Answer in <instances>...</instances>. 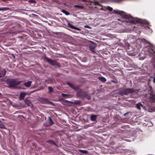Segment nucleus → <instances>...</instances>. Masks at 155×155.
<instances>
[{"label":"nucleus","mask_w":155,"mask_h":155,"mask_svg":"<svg viewBox=\"0 0 155 155\" xmlns=\"http://www.w3.org/2000/svg\"><path fill=\"white\" fill-rule=\"evenodd\" d=\"M113 13L117 14L120 15L123 18L128 19L130 23L135 24L136 23H140L143 25L148 24L147 21L145 20H142L137 18H134L130 15H127L123 11L119 10H114Z\"/></svg>","instance_id":"nucleus-1"},{"label":"nucleus","mask_w":155,"mask_h":155,"mask_svg":"<svg viewBox=\"0 0 155 155\" xmlns=\"http://www.w3.org/2000/svg\"><path fill=\"white\" fill-rule=\"evenodd\" d=\"M119 94L123 96L127 95L129 94L135 92V91L131 88H120L118 90Z\"/></svg>","instance_id":"nucleus-2"},{"label":"nucleus","mask_w":155,"mask_h":155,"mask_svg":"<svg viewBox=\"0 0 155 155\" xmlns=\"http://www.w3.org/2000/svg\"><path fill=\"white\" fill-rule=\"evenodd\" d=\"M77 97L81 99L86 98L88 99H91V97L90 95L87 94V92L83 91L81 90L78 91L76 93Z\"/></svg>","instance_id":"nucleus-3"},{"label":"nucleus","mask_w":155,"mask_h":155,"mask_svg":"<svg viewBox=\"0 0 155 155\" xmlns=\"http://www.w3.org/2000/svg\"><path fill=\"white\" fill-rule=\"evenodd\" d=\"M44 59L50 65L53 66H57L59 67H61L60 63L58 62L56 59L52 60L46 57H44Z\"/></svg>","instance_id":"nucleus-4"},{"label":"nucleus","mask_w":155,"mask_h":155,"mask_svg":"<svg viewBox=\"0 0 155 155\" xmlns=\"http://www.w3.org/2000/svg\"><path fill=\"white\" fill-rule=\"evenodd\" d=\"M21 83L20 81H16L13 79L9 80L8 81V84L11 88L14 87Z\"/></svg>","instance_id":"nucleus-5"},{"label":"nucleus","mask_w":155,"mask_h":155,"mask_svg":"<svg viewBox=\"0 0 155 155\" xmlns=\"http://www.w3.org/2000/svg\"><path fill=\"white\" fill-rule=\"evenodd\" d=\"M67 84L68 85H69L70 87H71L74 90H79L80 89V87L79 86H76L73 84L68 82V83Z\"/></svg>","instance_id":"nucleus-6"},{"label":"nucleus","mask_w":155,"mask_h":155,"mask_svg":"<svg viewBox=\"0 0 155 155\" xmlns=\"http://www.w3.org/2000/svg\"><path fill=\"white\" fill-rule=\"evenodd\" d=\"M67 84L68 85H69L70 87H71L74 90H79L80 89V87L79 86H76L73 84L68 82V83Z\"/></svg>","instance_id":"nucleus-7"},{"label":"nucleus","mask_w":155,"mask_h":155,"mask_svg":"<svg viewBox=\"0 0 155 155\" xmlns=\"http://www.w3.org/2000/svg\"><path fill=\"white\" fill-rule=\"evenodd\" d=\"M96 46V43L94 42H91L89 45V48L90 50L92 51H94V49L95 48Z\"/></svg>","instance_id":"nucleus-8"},{"label":"nucleus","mask_w":155,"mask_h":155,"mask_svg":"<svg viewBox=\"0 0 155 155\" xmlns=\"http://www.w3.org/2000/svg\"><path fill=\"white\" fill-rule=\"evenodd\" d=\"M150 99L152 102L155 103V95L152 92L150 94Z\"/></svg>","instance_id":"nucleus-9"},{"label":"nucleus","mask_w":155,"mask_h":155,"mask_svg":"<svg viewBox=\"0 0 155 155\" xmlns=\"http://www.w3.org/2000/svg\"><path fill=\"white\" fill-rule=\"evenodd\" d=\"M6 72V71L5 69L0 70V78L4 76Z\"/></svg>","instance_id":"nucleus-10"},{"label":"nucleus","mask_w":155,"mask_h":155,"mask_svg":"<svg viewBox=\"0 0 155 155\" xmlns=\"http://www.w3.org/2000/svg\"><path fill=\"white\" fill-rule=\"evenodd\" d=\"M65 101L67 103H71L75 104H79L81 103V101L80 100H75L74 102L66 100Z\"/></svg>","instance_id":"nucleus-11"},{"label":"nucleus","mask_w":155,"mask_h":155,"mask_svg":"<svg viewBox=\"0 0 155 155\" xmlns=\"http://www.w3.org/2000/svg\"><path fill=\"white\" fill-rule=\"evenodd\" d=\"M27 94L25 92H21L20 94V97L19 99H20L23 100L26 96V95H27Z\"/></svg>","instance_id":"nucleus-12"},{"label":"nucleus","mask_w":155,"mask_h":155,"mask_svg":"<svg viewBox=\"0 0 155 155\" xmlns=\"http://www.w3.org/2000/svg\"><path fill=\"white\" fill-rule=\"evenodd\" d=\"M97 116L96 115L92 114L90 116L91 120L92 121H95L97 119Z\"/></svg>","instance_id":"nucleus-13"},{"label":"nucleus","mask_w":155,"mask_h":155,"mask_svg":"<svg viewBox=\"0 0 155 155\" xmlns=\"http://www.w3.org/2000/svg\"><path fill=\"white\" fill-rule=\"evenodd\" d=\"M32 83V81H28L27 82H25L24 83V85L27 87H30L31 86V84Z\"/></svg>","instance_id":"nucleus-14"},{"label":"nucleus","mask_w":155,"mask_h":155,"mask_svg":"<svg viewBox=\"0 0 155 155\" xmlns=\"http://www.w3.org/2000/svg\"><path fill=\"white\" fill-rule=\"evenodd\" d=\"M69 27L70 28H72V29H76V30H80V29L79 28L77 27L74 26L72 25L71 24H69Z\"/></svg>","instance_id":"nucleus-15"},{"label":"nucleus","mask_w":155,"mask_h":155,"mask_svg":"<svg viewBox=\"0 0 155 155\" xmlns=\"http://www.w3.org/2000/svg\"><path fill=\"white\" fill-rule=\"evenodd\" d=\"M98 79L99 80L102 82H104L106 81V79L104 77H100L98 78Z\"/></svg>","instance_id":"nucleus-16"},{"label":"nucleus","mask_w":155,"mask_h":155,"mask_svg":"<svg viewBox=\"0 0 155 155\" xmlns=\"http://www.w3.org/2000/svg\"><path fill=\"white\" fill-rule=\"evenodd\" d=\"M142 104L140 103L137 104L136 105V107L138 110H140L141 109L140 107H142Z\"/></svg>","instance_id":"nucleus-17"},{"label":"nucleus","mask_w":155,"mask_h":155,"mask_svg":"<svg viewBox=\"0 0 155 155\" xmlns=\"http://www.w3.org/2000/svg\"><path fill=\"white\" fill-rule=\"evenodd\" d=\"M46 142L49 143L54 145H56L55 143L53 140H49L47 141Z\"/></svg>","instance_id":"nucleus-18"},{"label":"nucleus","mask_w":155,"mask_h":155,"mask_svg":"<svg viewBox=\"0 0 155 155\" xmlns=\"http://www.w3.org/2000/svg\"><path fill=\"white\" fill-rule=\"evenodd\" d=\"M49 124L50 125H51L54 124V122L51 119V118L50 117H49Z\"/></svg>","instance_id":"nucleus-19"},{"label":"nucleus","mask_w":155,"mask_h":155,"mask_svg":"<svg viewBox=\"0 0 155 155\" xmlns=\"http://www.w3.org/2000/svg\"><path fill=\"white\" fill-rule=\"evenodd\" d=\"M79 151L81 153H84L85 154H87L88 153V152L87 150H82L80 149L79 150Z\"/></svg>","instance_id":"nucleus-20"},{"label":"nucleus","mask_w":155,"mask_h":155,"mask_svg":"<svg viewBox=\"0 0 155 155\" xmlns=\"http://www.w3.org/2000/svg\"><path fill=\"white\" fill-rule=\"evenodd\" d=\"M74 7L77 8H80L82 9H83L84 8V6L78 5H75L74 6Z\"/></svg>","instance_id":"nucleus-21"},{"label":"nucleus","mask_w":155,"mask_h":155,"mask_svg":"<svg viewBox=\"0 0 155 155\" xmlns=\"http://www.w3.org/2000/svg\"><path fill=\"white\" fill-rule=\"evenodd\" d=\"M0 128L3 129L5 128V125L1 121H0Z\"/></svg>","instance_id":"nucleus-22"},{"label":"nucleus","mask_w":155,"mask_h":155,"mask_svg":"<svg viewBox=\"0 0 155 155\" xmlns=\"http://www.w3.org/2000/svg\"><path fill=\"white\" fill-rule=\"evenodd\" d=\"M48 89L49 91V92L52 93L54 92L53 88L51 87H49Z\"/></svg>","instance_id":"nucleus-23"},{"label":"nucleus","mask_w":155,"mask_h":155,"mask_svg":"<svg viewBox=\"0 0 155 155\" xmlns=\"http://www.w3.org/2000/svg\"><path fill=\"white\" fill-rule=\"evenodd\" d=\"M25 103L28 106H30L31 105V102L29 100H28L26 101Z\"/></svg>","instance_id":"nucleus-24"},{"label":"nucleus","mask_w":155,"mask_h":155,"mask_svg":"<svg viewBox=\"0 0 155 155\" xmlns=\"http://www.w3.org/2000/svg\"><path fill=\"white\" fill-rule=\"evenodd\" d=\"M62 12L64 14H65L66 15H69V13L67 11L63 10H62Z\"/></svg>","instance_id":"nucleus-25"},{"label":"nucleus","mask_w":155,"mask_h":155,"mask_svg":"<svg viewBox=\"0 0 155 155\" xmlns=\"http://www.w3.org/2000/svg\"><path fill=\"white\" fill-rule=\"evenodd\" d=\"M128 19L127 21L121 20L120 19H119V18L117 19V20L118 21H122V22H124V23H128V22L130 23L129 22V21H128L129 19Z\"/></svg>","instance_id":"nucleus-26"},{"label":"nucleus","mask_w":155,"mask_h":155,"mask_svg":"<svg viewBox=\"0 0 155 155\" xmlns=\"http://www.w3.org/2000/svg\"><path fill=\"white\" fill-rule=\"evenodd\" d=\"M107 9L110 11H112L113 10V8H112L110 7L109 6H108L107 8Z\"/></svg>","instance_id":"nucleus-27"},{"label":"nucleus","mask_w":155,"mask_h":155,"mask_svg":"<svg viewBox=\"0 0 155 155\" xmlns=\"http://www.w3.org/2000/svg\"><path fill=\"white\" fill-rule=\"evenodd\" d=\"M62 96L63 97H68L70 96V95L69 94H65L63 93H62L61 94Z\"/></svg>","instance_id":"nucleus-28"},{"label":"nucleus","mask_w":155,"mask_h":155,"mask_svg":"<svg viewBox=\"0 0 155 155\" xmlns=\"http://www.w3.org/2000/svg\"><path fill=\"white\" fill-rule=\"evenodd\" d=\"M43 102L44 103H48V101L46 99H45V98H44V99H43Z\"/></svg>","instance_id":"nucleus-29"},{"label":"nucleus","mask_w":155,"mask_h":155,"mask_svg":"<svg viewBox=\"0 0 155 155\" xmlns=\"http://www.w3.org/2000/svg\"><path fill=\"white\" fill-rule=\"evenodd\" d=\"M84 28H89V29H91V27L89 26L88 25H85L84 26Z\"/></svg>","instance_id":"nucleus-30"},{"label":"nucleus","mask_w":155,"mask_h":155,"mask_svg":"<svg viewBox=\"0 0 155 155\" xmlns=\"http://www.w3.org/2000/svg\"><path fill=\"white\" fill-rule=\"evenodd\" d=\"M30 2L32 3L35 2L34 0H31L30 1Z\"/></svg>","instance_id":"nucleus-31"},{"label":"nucleus","mask_w":155,"mask_h":155,"mask_svg":"<svg viewBox=\"0 0 155 155\" xmlns=\"http://www.w3.org/2000/svg\"><path fill=\"white\" fill-rule=\"evenodd\" d=\"M153 81L155 83V77H154L153 79Z\"/></svg>","instance_id":"nucleus-32"},{"label":"nucleus","mask_w":155,"mask_h":155,"mask_svg":"<svg viewBox=\"0 0 155 155\" xmlns=\"http://www.w3.org/2000/svg\"><path fill=\"white\" fill-rule=\"evenodd\" d=\"M128 113H126L124 114V116H125L126 114H127Z\"/></svg>","instance_id":"nucleus-33"},{"label":"nucleus","mask_w":155,"mask_h":155,"mask_svg":"<svg viewBox=\"0 0 155 155\" xmlns=\"http://www.w3.org/2000/svg\"><path fill=\"white\" fill-rule=\"evenodd\" d=\"M148 43H149V45H150V43H149V42H148Z\"/></svg>","instance_id":"nucleus-34"},{"label":"nucleus","mask_w":155,"mask_h":155,"mask_svg":"<svg viewBox=\"0 0 155 155\" xmlns=\"http://www.w3.org/2000/svg\"><path fill=\"white\" fill-rule=\"evenodd\" d=\"M154 68L155 69V65H154Z\"/></svg>","instance_id":"nucleus-35"}]
</instances>
